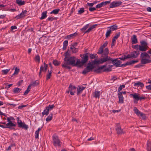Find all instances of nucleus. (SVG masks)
<instances>
[{
  "label": "nucleus",
  "instance_id": "nucleus-1",
  "mask_svg": "<svg viewBox=\"0 0 151 151\" xmlns=\"http://www.w3.org/2000/svg\"><path fill=\"white\" fill-rule=\"evenodd\" d=\"M109 53V50L108 48H106L103 51V52L102 54V58L99 60L95 59L94 60H91V62L89 61L87 64V65L85 68L82 73L83 75H86L90 71H92L93 68L95 67L94 66L95 65H99L103 63H101V60L103 58H105L106 57L110 58L108 56Z\"/></svg>",
  "mask_w": 151,
  "mask_h": 151
},
{
  "label": "nucleus",
  "instance_id": "nucleus-2",
  "mask_svg": "<svg viewBox=\"0 0 151 151\" xmlns=\"http://www.w3.org/2000/svg\"><path fill=\"white\" fill-rule=\"evenodd\" d=\"M101 63H104L107 61L109 63H112L113 65L116 67H124L127 65H130L132 64L136 63L138 62V60H132L129 62H127L125 63L121 64V61L118 60V58L113 59L111 58L106 57L105 58H103L101 60Z\"/></svg>",
  "mask_w": 151,
  "mask_h": 151
},
{
  "label": "nucleus",
  "instance_id": "nucleus-3",
  "mask_svg": "<svg viewBox=\"0 0 151 151\" xmlns=\"http://www.w3.org/2000/svg\"><path fill=\"white\" fill-rule=\"evenodd\" d=\"M76 59V57L73 56L68 58L66 59H64L63 63L61 65L62 68L70 70L71 68V65L73 66H78L76 62L75 63Z\"/></svg>",
  "mask_w": 151,
  "mask_h": 151
},
{
  "label": "nucleus",
  "instance_id": "nucleus-4",
  "mask_svg": "<svg viewBox=\"0 0 151 151\" xmlns=\"http://www.w3.org/2000/svg\"><path fill=\"white\" fill-rule=\"evenodd\" d=\"M112 66V65H109V67L106 68V65H103L101 66L98 67L97 68L93 69L91 72L93 70L94 72L98 73H101L102 72H110L112 70L111 68Z\"/></svg>",
  "mask_w": 151,
  "mask_h": 151
},
{
  "label": "nucleus",
  "instance_id": "nucleus-5",
  "mask_svg": "<svg viewBox=\"0 0 151 151\" xmlns=\"http://www.w3.org/2000/svg\"><path fill=\"white\" fill-rule=\"evenodd\" d=\"M88 54V53H86L80 55V56L82 58V60L81 61L78 60L76 62V63L78 64V66H82L87 63L89 59Z\"/></svg>",
  "mask_w": 151,
  "mask_h": 151
},
{
  "label": "nucleus",
  "instance_id": "nucleus-6",
  "mask_svg": "<svg viewBox=\"0 0 151 151\" xmlns=\"http://www.w3.org/2000/svg\"><path fill=\"white\" fill-rule=\"evenodd\" d=\"M15 120L13 117H8L7 118V120L8 122L5 125H3L4 128H8L11 130H15V127L16 125L12 122V121Z\"/></svg>",
  "mask_w": 151,
  "mask_h": 151
},
{
  "label": "nucleus",
  "instance_id": "nucleus-7",
  "mask_svg": "<svg viewBox=\"0 0 151 151\" xmlns=\"http://www.w3.org/2000/svg\"><path fill=\"white\" fill-rule=\"evenodd\" d=\"M43 65H41L40 67V70L39 74V76L40 78H41L42 76V75L41 73L42 72H44L45 73L47 70L48 65L46 64L45 62H43Z\"/></svg>",
  "mask_w": 151,
  "mask_h": 151
},
{
  "label": "nucleus",
  "instance_id": "nucleus-8",
  "mask_svg": "<svg viewBox=\"0 0 151 151\" xmlns=\"http://www.w3.org/2000/svg\"><path fill=\"white\" fill-rule=\"evenodd\" d=\"M17 123L19 127L22 128L25 130H27L28 128V126L26 125L24 122H22L21 120L19 119V118L18 117L17 118Z\"/></svg>",
  "mask_w": 151,
  "mask_h": 151
},
{
  "label": "nucleus",
  "instance_id": "nucleus-9",
  "mask_svg": "<svg viewBox=\"0 0 151 151\" xmlns=\"http://www.w3.org/2000/svg\"><path fill=\"white\" fill-rule=\"evenodd\" d=\"M52 138L53 145L55 146H60L61 144L58 137L55 134H54L52 136Z\"/></svg>",
  "mask_w": 151,
  "mask_h": 151
},
{
  "label": "nucleus",
  "instance_id": "nucleus-10",
  "mask_svg": "<svg viewBox=\"0 0 151 151\" xmlns=\"http://www.w3.org/2000/svg\"><path fill=\"white\" fill-rule=\"evenodd\" d=\"M116 133L118 134H124L125 132L123 131L121 127L119 124H117L116 127Z\"/></svg>",
  "mask_w": 151,
  "mask_h": 151
},
{
  "label": "nucleus",
  "instance_id": "nucleus-11",
  "mask_svg": "<svg viewBox=\"0 0 151 151\" xmlns=\"http://www.w3.org/2000/svg\"><path fill=\"white\" fill-rule=\"evenodd\" d=\"M122 4V2L121 1H113L110 4V8H113L119 6Z\"/></svg>",
  "mask_w": 151,
  "mask_h": 151
},
{
  "label": "nucleus",
  "instance_id": "nucleus-12",
  "mask_svg": "<svg viewBox=\"0 0 151 151\" xmlns=\"http://www.w3.org/2000/svg\"><path fill=\"white\" fill-rule=\"evenodd\" d=\"M130 95L132 96L134 99V102L135 103H137V101L139 100V94L135 93L134 94H131Z\"/></svg>",
  "mask_w": 151,
  "mask_h": 151
},
{
  "label": "nucleus",
  "instance_id": "nucleus-13",
  "mask_svg": "<svg viewBox=\"0 0 151 151\" xmlns=\"http://www.w3.org/2000/svg\"><path fill=\"white\" fill-rule=\"evenodd\" d=\"M27 11L24 10V11H22V12L19 14V15H17L15 17V18L16 19H18L24 17L26 14H27Z\"/></svg>",
  "mask_w": 151,
  "mask_h": 151
},
{
  "label": "nucleus",
  "instance_id": "nucleus-14",
  "mask_svg": "<svg viewBox=\"0 0 151 151\" xmlns=\"http://www.w3.org/2000/svg\"><path fill=\"white\" fill-rule=\"evenodd\" d=\"M118 98H119V103L120 104L123 103L124 98L121 93H118Z\"/></svg>",
  "mask_w": 151,
  "mask_h": 151
},
{
  "label": "nucleus",
  "instance_id": "nucleus-15",
  "mask_svg": "<svg viewBox=\"0 0 151 151\" xmlns=\"http://www.w3.org/2000/svg\"><path fill=\"white\" fill-rule=\"evenodd\" d=\"M151 62V60L147 58H142L141 59V63L142 64H145L147 63H150Z\"/></svg>",
  "mask_w": 151,
  "mask_h": 151
},
{
  "label": "nucleus",
  "instance_id": "nucleus-16",
  "mask_svg": "<svg viewBox=\"0 0 151 151\" xmlns=\"http://www.w3.org/2000/svg\"><path fill=\"white\" fill-rule=\"evenodd\" d=\"M86 88V87H84L83 86H79L78 87L77 89V95H79V94L81 93Z\"/></svg>",
  "mask_w": 151,
  "mask_h": 151
},
{
  "label": "nucleus",
  "instance_id": "nucleus-17",
  "mask_svg": "<svg viewBox=\"0 0 151 151\" xmlns=\"http://www.w3.org/2000/svg\"><path fill=\"white\" fill-rule=\"evenodd\" d=\"M131 40L132 44H135L137 42V36L135 35H133L131 37Z\"/></svg>",
  "mask_w": 151,
  "mask_h": 151
},
{
  "label": "nucleus",
  "instance_id": "nucleus-18",
  "mask_svg": "<svg viewBox=\"0 0 151 151\" xmlns=\"http://www.w3.org/2000/svg\"><path fill=\"white\" fill-rule=\"evenodd\" d=\"M52 72V70H48L47 72L46 75V80H48L51 77Z\"/></svg>",
  "mask_w": 151,
  "mask_h": 151
},
{
  "label": "nucleus",
  "instance_id": "nucleus-19",
  "mask_svg": "<svg viewBox=\"0 0 151 151\" xmlns=\"http://www.w3.org/2000/svg\"><path fill=\"white\" fill-rule=\"evenodd\" d=\"M139 54V52L134 51L130 54L131 58H136Z\"/></svg>",
  "mask_w": 151,
  "mask_h": 151
},
{
  "label": "nucleus",
  "instance_id": "nucleus-20",
  "mask_svg": "<svg viewBox=\"0 0 151 151\" xmlns=\"http://www.w3.org/2000/svg\"><path fill=\"white\" fill-rule=\"evenodd\" d=\"M146 149L147 151H151V141L148 140L147 143Z\"/></svg>",
  "mask_w": 151,
  "mask_h": 151
},
{
  "label": "nucleus",
  "instance_id": "nucleus-21",
  "mask_svg": "<svg viewBox=\"0 0 151 151\" xmlns=\"http://www.w3.org/2000/svg\"><path fill=\"white\" fill-rule=\"evenodd\" d=\"M134 85V86H140L141 88H143L144 86V84L142 82L139 81L137 82L136 83H135Z\"/></svg>",
  "mask_w": 151,
  "mask_h": 151
},
{
  "label": "nucleus",
  "instance_id": "nucleus-22",
  "mask_svg": "<svg viewBox=\"0 0 151 151\" xmlns=\"http://www.w3.org/2000/svg\"><path fill=\"white\" fill-rule=\"evenodd\" d=\"M118 28V26L116 25H112L108 27V28H109V30L111 32L116 30Z\"/></svg>",
  "mask_w": 151,
  "mask_h": 151
},
{
  "label": "nucleus",
  "instance_id": "nucleus-23",
  "mask_svg": "<svg viewBox=\"0 0 151 151\" xmlns=\"http://www.w3.org/2000/svg\"><path fill=\"white\" fill-rule=\"evenodd\" d=\"M78 35V33L75 32L74 33L70 34L66 36V38L68 40H70L72 38H73L74 37H75Z\"/></svg>",
  "mask_w": 151,
  "mask_h": 151
},
{
  "label": "nucleus",
  "instance_id": "nucleus-24",
  "mask_svg": "<svg viewBox=\"0 0 151 151\" xmlns=\"http://www.w3.org/2000/svg\"><path fill=\"white\" fill-rule=\"evenodd\" d=\"M47 11L43 12L41 14V17L40 18V19L41 20H42L45 18L47 17Z\"/></svg>",
  "mask_w": 151,
  "mask_h": 151
},
{
  "label": "nucleus",
  "instance_id": "nucleus-25",
  "mask_svg": "<svg viewBox=\"0 0 151 151\" xmlns=\"http://www.w3.org/2000/svg\"><path fill=\"white\" fill-rule=\"evenodd\" d=\"M93 97L96 98H99L100 95V92L99 91H95L94 92Z\"/></svg>",
  "mask_w": 151,
  "mask_h": 151
},
{
  "label": "nucleus",
  "instance_id": "nucleus-26",
  "mask_svg": "<svg viewBox=\"0 0 151 151\" xmlns=\"http://www.w3.org/2000/svg\"><path fill=\"white\" fill-rule=\"evenodd\" d=\"M53 114L52 113H50L49 115L46 119V121L47 122H48L51 121L52 119Z\"/></svg>",
  "mask_w": 151,
  "mask_h": 151
},
{
  "label": "nucleus",
  "instance_id": "nucleus-27",
  "mask_svg": "<svg viewBox=\"0 0 151 151\" xmlns=\"http://www.w3.org/2000/svg\"><path fill=\"white\" fill-rule=\"evenodd\" d=\"M16 3L19 6L24 5L25 3L24 1H22V0H16Z\"/></svg>",
  "mask_w": 151,
  "mask_h": 151
},
{
  "label": "nucleus",
  "instance_id": "nucleus-28",
  "mask_svg": "<svg viewBox=\"0 0 151 151\" xmlns=\"http://www.w3.org/2000/svg\"><path fill=\"white\" fill-rule=\"evenodd\" d=\"M49 111L48 110V109L46 107L45 109L42 113V116H43L45 115H47L49 114Z\"/></svg>",
  "mask_w": 151,
  "mask_h": 151
},
{
  "label": "nucleus",
  "instance_id": "nucleus-29",
  "mask_svg": "<svg viewBox=\"0 0 151 151\" xmlns=\"http://www.w3.org/2000/svg\"><path fill=\"white\" fill-rule=\"evenodd\" d=\"M68 41L66 40H65L63 42V50H66L67 46H68Z\"/></svg>",
  "mask_w": 151,
  "mask_h": 151
},
{
  "label": "nucleus",
  "instance_id": "nucleus-30",
  "mask_svg": "<svg viewBox=\"0 0 151 151\" xmlns=\"http://www.w3.org/2000/svg\"><path fill=\"white\" fill-rule=\"evenodd\" d=\"M68 88L70 91H76V88L75 86H73L71 84L70 85Z\"/></svg>",
  "mask_w": 151,
  "mask_h": 151
},
{
  "label": "nucleus",
  "instance_id": "nucleus-31",
  "mask_svg": "<svg viewBox=\"0 0 151 151\" xmlns=\"http://www.w3.org/2000/svg\"><path fill=\"white\" fill-rule=\"evenodd\" d=\"M147 49V47L139 45V50L140 51H145Z\"/></svg>",
  "mask_w": 151,
  "mask_h": 151
},
{
  "label": "nucleus",
  "instance_id": "nucleus-32",
  "mask_svg": "<svg viewBox=\"0 0 151 151\" xmlns=\"http://www.w3.org/2000/svg\"><path fill=\"white\" fill-rule=\"evenodd\" d=\"M60 10V9H57L52 10L50 14H58Z\"/></svg>",
  "mask_w": 151,
  "mask_h": 151
},
{
  "label": "nucleus",
  "instance_id": "nucleus-33",
  "mask_svg": "<svg viewBox=\"0 0 151 151\" xmlns=\"http://www.w3.org/2000/svg\"><path fill=\"white\" fill-rule=\"evenodd\" d=\"M70 51L68 49L67 51L65 52V57L64 58V59H66V58L70 57Z\"/></svg>",
  "mask_w": 151,
  "mask_h": 151
},
{
  "label": "nucleus",
  "instance_id": "nucleus-34",
  "mask_svg": "<svg viewBox=\"0 0 151 151\" xmlns=\"http://www.w3.org/2000/svg\"><path fill=\"white\" fill-rule=\"evenodd\" d=\"M134 113L136 114L138 116H139V115L141 112V111H139L136 107H134Z\"/></svg>",
  "mask_w": 151,
  "mask_h": 151
},
{
  "label": "nucleus",
  "instance_id": "nucleus-35",
  "mask_svg": "<svg viewBox=\"0 0 151 151\" xmlns=\"http://www.w3.org/2000/svg\"><path fill=\"white\" fill-rule=\"evenodd\" d=\"M21 88H16L13 89V92L14 93H19L21 91Z\"/></svg>",
  "mask_w": 151,
  "mask_h": 151
},
{
  "label": "nucleus",
  "instance_id": "nucleus-36",
  "mask_svg": "<svg viewBox=\"0 0 151 151\" xmlns=\"http://www.w3.org/2000/svg\"><path fill=\"white\" fill-rule=\"evenodd\" d=\"M52 63L55 66L59 65L60 64V62L56 60H53L52 61Z\"/></svg>",
  "mask_w": 151,
  "mask_h": 151
},
{
  "label": "nucleus",
  "instance_id": "nucleus-37",
  "mask_svg": "<svg viewBox=\"0 0 151 151\" xmlns=\"http://www.w3.org/2000/svg\"><path fill=\"white\" fill-rule=\"evenodd\" d=\"M84 8H80L79 10L78 11V14L81 15L85 12Z\"/></svg>",
  "mask_w": 151,
  "mask_h": 151
},
{
  "label": "nucleus",
  "instance_id": "nucleus-38",
  "mask_svg": "<svg viewBox=\"0 0 151 151\" xmlns=\"http://www.w3.org/2000/svg\"><path fill=\"white\" fill-rule=\"evenodd\" d=\"M70 49L72 50L73 53H76L78 51V49L75 47H70Z\"/></svg>",
  "mask_w": 151,
  "mask_h": 151
},
{
  "label": "nucleus",
  "instance_id": "nucleus-39",
  "mask_svg": "<svg viewBox=\"0 0 151 151\" xmlns=\"http://www.w3.org/2000/svg\"><path fill=\"white\" fill-rule=\"evenodd\" d=\"M140 43L141 44V46H142L147 47V43L144 40H142L140 42Z\"/></svg>",
  "mask_w": 151,
  "mask_h": 151
},
{
  "label": "nucleus",
  "instance_id": "nucleus-40",
  "mask_svg": "<svg viewBox=\"0 0 151 151\" xmlns=\"http://www.w3.org/2000/svg\"><path fill=\"white\" fill-rule=\"evenodd\" d=\"M55 107V105L54 104L53 105H50L46 107V108L50 111V110H52Z\"/></svg>",
  "mask_w": 151,
  "mask_h": 151
},
{
  "label": "nucleus",
  "instance_id": "nucleus-41",
  "mask_svg": "<svg viewBox=\"0 0 151 151\" xmlns=\"http://www.w3.org/2000/svg\"><path fill=\"white\" fill-rule=\"evenodd\" d=\"M147 53L146 52H144L141 53L140 55V58H142V59L144 58L145 57H146L147 56Z\"/></svg>",
  "mask_w": 151,
  "mask_h": 151
},
{
  "label": "nucleus",
  "instance_id": "nucleus-42",
  "mask_svg": "<svg viewBox=\"0 0 151 151\" xmlns=\"http://www.w3.org/2000/svg\"><path fill=\"white\" fill-rule=\"evenodd\" d=\"M125 86L124 85H121L118 88V92H119L121 91L122 88H124Z\"/></svg>",
  "mask_w": 151,
  "mask_h": 151
},
{
  "label": "nucleus",
  "instance_id": "nucleus-43",
  "mask_svg": "<svg viewBox=\"0 0 151 151\" xmlns=\"http://www.w3.org/2000/svg\"><path fill=\"white\" fill-rule=\"evenodd\" d=\"M111 32L110 31H109V30H107L106 31V38L109 37L110 35L111 34Z\"/></svg>",
  "mask_w": 151,
  "mask_h": 151
},
{
  "label": "nucleus",
  "instance_id": "nucleus-44",
  "mask_svg": "<svg viewBox=\"0 0 151 151\" xmlns=\"http://www.w3.org/2000/svg\"><path fill=\"white\" fill-rule=\"evenodd\" d=\"M89 24H88L85 25L83 28L81 29V30L83 32H84L88 27Z\"/></svg>",
  "mask_w": 151,
  "mask_h": 151
},
{
  "label": "nucleus",
  "instance_id": "nucleus-45",
  "mask_svg": "<svg viewBox=\"0 0 151 151\" xmlns=\"http://www.w3.org/2000/svg\"><path fill=\"white\" fill-rule=\"evenodd\" d=\"M139 116L142 117L143 119L145 120L146 119V116L145 114H143L142 112L139 115Z\"/></svg>",
  "mask_w": 151,
  "mask_h": 151
},
{
  "label": "nucleus",
  "instance_id": "nucleus-46",
  "mask_svg": "<svg viewBox=\"0 0 151 151\" xmlns=\"http://www.w3.org/2000/svg\"><path fill=\"white\" fill-rule=\"evenodd\" d=\"M35 60L36 61H37L38 63L40 62V57L39 55H36L35 57Z\"/></svg>",
  "mask_w": 151,
  "mask_h": 151
},
{
  "label": "nucleus",
  "instance_id": "nucleus-47",
  "mask_svg": "<svg viewBox=\"0 0 151 151\" xmlns=\"http://www.w3.org/2000/svg\"><path fill=\"white\" fill-rule=\"evenodd\" d=\"M89 55L90 58L92 60L96 58V55L93 54L89 53L88 55Z\"/></svg>",
  "mask_w": 151,
  "mask_h": 151
},
{
  "label": "nucleus",
  "instance_id": "nucleus-48",
  "mask_svg": "<svg viewBox=\"0 0 151 151\" xmlns=\"http://www.w3.org/2000/svg\"><path fill=\"white\" fill-rule=\"evenodd\" d=\"M103 48L101 47H100L99 50L97 52L98 54H103Z\"/></svg>",
  "mask_w": 151,
  "mask_h": 151
},
{
  "label": "nucleus",
  "instance_id": "nucleus-49",
  "mask_svg": "<svg viewBox=\"0 0 151 151\" xmlns=\"http://www.w3.org/2000/svg\"><path fill=\"white\" fill-rule=\"evenodd\" d=\"M19 68H18L17 67H16L15 68L14 72L13 75H14L15 74H17L19 72Z\"/></svg>",
  "mask_w": 151,
  "mask_h": 151
},
{
  "label": "nucleus",
  "instance_id": "nucleus-50",
  "mask_svg": "<svg viewBox=\"0 0 151 151\" xmlns=\"http://www.w3.org/2000/svg\"><path fill=\"white\" fill-rule=\"evenodd\" d=\"M108 43V42L107 41H106L104 43L103 45L101 46V47L104 48L107 46Z\"/></svg>",
  "mask_w": 151,
  "mask_h": 151
},
{
  "label": "nucleus",
  "instance_id": "nucleus-51",
  "mask_svg": "<svg viewBox=\"0 0 151 151\" xmlns=\"http://www.w3.org/2000/svg\"><path fill=\"white\" fill-rule=\"evenodd\" d=\"M10 69H5L2 70V72L4 73V74H6L7 73L9 72Z\"/></svg>",
  "mask_w": 151,
  "mask_h": 151
},
{
  "label": "nucleus",
  "instance_id": "nucleus-52",
  "mask_svg": "<svg viewBox=\"0 0 151 151\" xmlns=\"http://www.w3.org/2000/svg\"><path fill=\"white\" fill-rule=\"evenodd\" d=\"M120 32H119L118 33L116 34L113 37L116 40H117V39L120 36Z\"/></svg>",
  "mask_w": 151,
  "mask_h": 151
},
{
  "label": "nucleus",
  "instance_id": "nucleus-53",
  "mask_svg": "<svg viewBox=\"0 0 151 151\" xmlns=\"http://www.w3.org/2000/svg\"><path fill=\"white\" fill-rule=\"evenodd\" d=\"M32 84V86H37L38 85V83L37 82V81H34L32 83H31Z\"/></svg>",
  "mask_w": 151,
  "mask_h": 151
},
{
  "label": "nucleus",
  "instance_id": "nucleus-54",
  "mask_svg": "<svg viewBox=\"0 0 151 151\" xmlns=\"http://www.w3.org/2000/svg\"><path fill=\"white\" fill-rule=\"evenodd\" d=\"M92 29V28L90 27H89L87 30L84 32V34L88 33L91 32Z\"/></svg>",
  "mask_w": 151,
  "mask_h": 151
},
{
  "label": "nucleus",
  "instance_id": "nucleus-55",
  "mask_svg": "<svg viewBox=\"0 0 151 151\" xmlns=\"http://www.w3.org/2000/svg\"><path fill=\"white\" fill-rule=\"evenodd\" d=\"M15 144H12L11 145L9 146V147H8V148L6 149L7 150H11V147L15 146Z\"/></svg>",
  "mask_w": 151,
  "mask_h": 151
},
{
  "label": "nucleus",
  "instance_id": "nucleus-56",
  "mask_svg": "<svg viewBox=\"0 0 151 151\" xmlns=\"http://www.w3.org/2000/svg\"><path fill=\"white\" fill-rule=\"evenodd\" d=\"M88 9L89 11L91 12H93L96 10V8L94 7H93L92 8L89 7Z\"/></svg>",
  "mask_w": 151,
  "mask_h": 151
},
{
  "label": "nucleus",
  "instance_id": "nucleus-57",
  "mask_svg": "<svg viewBox=\"0 0 151 151\" xmlns=\"http://www.w3.org/2000/svg\"><path fill=\"white\" fill-rule=\"evenodd\" d=\"M39 133L36 132H35V137L36 139H38L39 138Z\"/></svg>",
  "mask_w": 151,
  "mask_h": 151
},
{
  "label": "nucleus",
  "instance_id": "nucleus-58",
  "mask_svg": "<svg viewBox=\"0 0 151 151\" xmlns=\"http://www.w3.org/2000/svg\"><path fill=\"white\" fill-rule=\"evenodd\" d=\"M139 45H137L134 46L133 47H132L134 49L138 50V49H139Z\"/></svg>",
  "mask_w": 151,
  "mask_h": 151
},
{
  "label": "nucleus",
  "instance_id": "nucleus-59",
  "mask_svg": "<svg viewBox=\"0 0 151 151\" xmlns=\"http://www.w3.org/2000/svg\"><path fill=\"white\" fill-rule=\"evenodd\" d=\"M55 19V18L53 17H49L47 19V20L49 21H52L53 20Z\"/></svg>",
  "mask_w": 151,
  "mask_h": 151
},
{
  "label": "nucleus",
  "instance_id": "nucleus-60",
  "mask_svg": "<svg viewBox=\"0 0 151 151\" xmlns=\"http://www.w3.org/2000/svg\"><path fill=\"white\" fill-rule=\"evenodd\" d=\"M27 105H22L19 106H18V108L19 109H22L23 108L25 107Z\"/></svg>",
  "mask_w": 151,
  "mask_h": 151
},
{
  "label": "nucleus",
  "instance_id": "nucleus-61",
  "mask_svg": "<svg viewBox=\"0 0 151 151\" xmlns=\"http://www.w3.org/2000/svg\"><path fill=\"white\" fill-rule=\"evenodd\" d=\"M125 59L131 58V55L130 54H128L127 56L124 55Z\"/></svg>",
  "mask_w": 151,
  "mask_h": 151
},
{
  "label": "nucleus",
  "instance_id": "nucleus-62",
  "mask_svg": "<svg viewBox=\"0 0 151 151\" xmlns=\"http://www.w3.org/2000/svg\"><path fill=\"white\" fill-rule=\"evenodd\" d=\"M146 88L148 90H151V84L146 86Z\"/></svg>",
  "mask_w": 151,
  "mask_h": 151
},
{
  "label": "nucleus",
  "instance_id": "nucleus-63",
  "mask_svg": "<svg viewBox=\"0 0 151 151\" xmlns=\"http://www.w3.org/2000/svg\"><path fill=\"white\" fill-rule=\"evenodd\" d=\"M30 91V90H28V89H27V90L24 92V95H27L29 93V92Z\"/></svg>",
  "mask_w": 151,
  "mask_h": 151
},
{
  "label": "nucleus",
  "instance_id": "nucleus-64",
  "mask_svg": "<svg viewBox=\"0 0 151 151\" xmlns=\"http://www.w3.org/2000/svg\"><path fill=\"white\" fill-rule=\"evenodd\" d=\"M6 14L0 15V19H3L6 17Z\"/></svg>",
  "mask_w": 151,
  "mask_h": 151
}]
</instances>
